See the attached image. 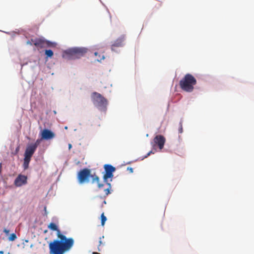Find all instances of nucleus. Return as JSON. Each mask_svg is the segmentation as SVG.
Returning <instances> with one entry per match:
<instances>
[{
  "label": "nucleus",
  "mask_w": 254,
  "mask_h": 254,
  "mask_svg": "<svg viewBox=\"0 0 254 254\" xmlns=\"http://www.w3.org/2000/svg\"><path fill=\"white\" fill-rule=\"evenodd\" d=\"M27 183V177L26 176L19 174L15 179L14 184L16 187H19L26 184Z\"/></svg>",
  "instance_id": "9"
},
{
  "label": "nucleus",
  "mask_w": 254,
  "mask_h": 254,
  "mask_svg": "<svg viewBox=\"0 0 254 254\" xmlns=\"http://www.w3.org/2000/svg\"><path fill=\"white\" fill-rule=\"evenodd\" d=\"M151 153H153V152H152V151H150V152H149L147 155L145 156V158H146L148 156H149Z\"/></svg>",
  "instance_id": "25"
},
{
  "label": "nucleus",
  "mask_w": 254,
  "mask_h": 254,
  "mask_svg": "<svg viewBox=\"0 0 254 254\" xmlns=\"http://www.w3.org/2000/svg\"><path fill=\"white\" fill-rule=\"evenodd\" d=\"M31 157H30V156L24 155V161L25 162L29 163V162H30V161L31 160Z\"/></svg>",
  "instance_id": "19"
},
{
  "label": "nucleus",
  "mask_w": 254,
  "mask_h": 254,
  "mask_svg": "<svg viewBox=\"0 0 254 254\" xmlns=\"http://www.w3.org/2000/svg\"><path fill=\"white\" fill-rule=\"evenodd\" d=\"M127 169L128 170L129 169L130 172H131V173L133 172V169L132 168H128Z\"/></svg>",
  "instance_id": "27"
},
{
  "label": "nucleus",
  "mask_w": 254,
  "mask_h": 254,
  "mask_svg": "<svg viewBox=\"0 0 254 254\" xmlns=\"http://www.w3.org/2000/svg\"><path fill=\"white\" fill-rule=\"evenodd\" d=\"M73 244L70 241L64 243L59 241L51 242L49 246L50 254H64L70 250Z\"/></svg>",
  "instance_id": "1"
},
{
  "label": "nucleus",
  "mask_w": 254,
  "mask_h": 254,
  "mask_svg": "<svg viewBox=\"0 0 254 254\" xmlns=\"http://www.w3.org/2000/svg\"><path fill=\"white\" fill-rule=\"evenodd\" d=\"M106 184L108 186V188L104 190V192L105 193L106 195H108L109 193H110V190L111 189V185L109 182L106 183Z\"/></svg>",
  "instance_id": "14"
},
{
  "label": "nucleus",
  "mask_w": 254,
  "mask_h": 254,
  "mask_svg": "<svg viewBox=\"0 0 254 254\" xmlns=\"http://www.w3.org/2000/svg\"><path fill=\"white\" fill-rule=\"evenodd\" d=\"M17 238L16 235L15 233L10 234L8 239L9 241H13Z\"/></svg>",
  "instance_id": "17"
},
{
  "label": "nucleus",
  "mask_w": 254,
  "mask_h": 254,
  "mask_svg": "<svg viewBox=\"0 0 254 254\" xmlns=\"http://www.w3.org/2000/svg\"><path fill=\"white\" fill-rule=\"evenodd\" d=\"M105 169V174L103 176V180L105 183L109 182V179L110 181H112V179L114 176L113 173L115 171L116 168L109 164H105L104 166Z\"/></svg>",
  "instance_id": "7"
},
{
  "label": "nucleus",
  "mask_w": 254,
  "mask_h": 254,
  "mask_svg": "<svg viewBox=\"0 0 254 254\" xmlns=\"http://www.w3.org/2000/svg\"><path fill=\"white\" fill-rule=\"evenodd\" d=\"M64 129H67V127H66H66H64Z\"/></svg>",
  "instance_id": "31"
},
{
  "label": "nucleus",
  "mask_w": 254,
  "mask_h": 254,
  "mask_svg": "<svg viewBox=\"0 0 254 254\" xmlns=\"http://www.w3.org/2000/svg\"><path fill=\"white\" fill-rule=\"evenodd\" d=\"M87 49L83 48H74L64 52V54L70 59H79L87 52Z\"/></svg>",
  "instance_id": "4"
},
{
  "label": "nucleus",
  "mask_w": 254,
  "mask_h": 254,
  "mask_svg": "<svg viewBox=\"0 0 254 254\" xmlns=\"http://www.w3.org/2000/svg\"><path fill=\"white\" fill-rule=\"evenodd\" d=\"M179 132L182 133L183 132L182 123L181 122L179 124Z\"/></svg>",
  "instance_id": "20"
},
{
  "label": "nucleus",
  "mask_w": 254,
  "mask_h": 254,
  "mask_svg": "<svg viewBox=\"0 0 254 254\" xmlns=\"http://www.w3.org/2000/svg\"><path fill=\"white\" fill-rule=\"evenodd\" d=\"M0 254H4V252L2 251H0Z\"/></svg>",
  "instance_id": "29"
},
{
  "label": "nucleus",
  "mask_w": 254,
  "mask_h": 254,
  "mask_svg": "<svg viewBox=\"0 0 254 254\" xmlns=\"http://www.w3.org/2000/svg\"><path fill=\"white\" fill-rule=\"evenodd\" d=\"M165 141V138L162 135H157L154 138V143L158 146L160 149L164 147Z\"/></svg>",
  "instance_id": "12"
},
{
  "label": "nucleus",
  "mask_w": 254,
  "mask_h": 254,
  "mask_svg": "<svg viewBox=\"0 0 254 254\" xmlns=\"http://www.w3.org/2000/svg\"><path fill=\"white\" fill-rule=\"evenodd\" d=\"M55 134L48 129H44L41 132V139L49 140L54 138Z\"/></svg>",
  "instance_id": "11"
},
{
  "label": "nucleus",
  "mask_w": 254,
  "mask_h": 254,
  "mask_svg": "<svg viewBox=\"0 0 254 254\" xmlns=\"http://www.w3.org/2000/svg\"><path fill=\"white\" fill-rule=\"evenodd\" d=\"M48 227L51 230L57 231V236L60 239V240H55L53 241L62 242L63 243H64L68 241H71L72 243H74V240L72 238H67L64 235L61 233L60 230L58 228L57 225L54 223H50Z\"/></svg>",
  "instance_id": "6"
},
{
  "label": "nucleus",
  "mask_w": 254,
  "mask_h": 254,
  "mask_svg": "<svg viewBox=\"0 0 254 254\" xmlns=\"http://www.w3.org/2000/svg\"><path fill=\"white\" fill-rule=\"evenodd\" d=\"M3 232L5 233L6 236H8L9 234V230L6 229H4Z\"/></svg>",
  "instance_id": "22"
},
{
  "label": "nucleus",
  "mask_w": 254,
  "mask_h": 254,
  "mask_svg": "<svg viewBox=\"0 0 254 254\" xmlns=\"http://www.w3.org/2000/svg\"><path fill=\"white\" fill-rule=\"evenodd\" d=\"M101 225L102 226H104L105 225V223L106 221L107 220L106 217L104 215V213H103L101 215Z\"/></svg>",
  "instance_id": "16"
},
{
  "label": "nucleus",
  "mask_w": 254,
  "mask_h": 254,
  "mask_svg": "<svg viewBox=\"0 0 254 254\" xmlns=\"http://www.w3.org/2000/svg\"><path fill=\"white\" fill-rule=\"evenodd\" d=\"M92 254H100L97 252H93Z\"/></svg>",
  "instance_id": "28"
},
{
  "label": "nucleus",
  "mask_w": 254,
  "mask_h": 254,
  "mask_svg": "<svg viewBox=\"0 0 254 254\" xmlns=\"http://www.w3.org/2000/svg\"><path fill=\"white\" fill-rule=\"evenodd\" d=\"M92 178V183H97L99 188H101L104 186L103 184L99 183L100 178L95 174H91V171L87 168H84L78 172L77 176L78 182L82 184L84 183L89 182V178Z\"/></svg>",
  "instance_id": "2"
},
{
  "label": "nucleus",
  "mask_w": 254,
  "mask_h": 254,
  "mask_svg": "<svg viewBox=\"0 0 254 254\" xmlns=\"http://www.w3.org/2000/svg\"><path fill=\"white\" fill-rule=\"evenodd\" d=\"M92 98L94 104L100 109L106 108L108 101L100 93L94 92L92 95Z\"/></svg>",
  "instance_id": "5"
},
{
  "label": "nucleus",
  "mask_w": 254,
  "mask_h": 254,
  "mask_svg": "<svg viewBox=\"0 0 254 254\" xmlns=\"http://www.w3.org/2000/svg\"><path fill=\"white\" fill-rule=\"evenodd\" d=\"M36 150V149L30 144L27 147L24 155L32 157Z\"/></svg>",
  "instance_id": "13"
},
{
  "label": "nucleus",
  "mask_w": 254,
  "mask_h": 254,
  "mask_svg": "<svg viewBox=\"0 0 254 254\" xmlns=\"http://www.w3.org/2000/svg\"><path fill=\"white\" fill-rule=\"evenodd\" d=\"M45 54L47 57L52 58L54 55V53L51 50H46L45 51Z\"/></svg>",
  "instance_id": "15"
},
{
  "label": "nucleus",
  "mask_w": 254,
  "mask_h": 254,
  "mask_svg": "<svg viewBox=\"0 0 254 254\" xmlns=\"http://www.w3.org/2000/svg\"><path fill=\"white\" fill-rule=\"evenodd\" d=\"M29 164V163L25 162L24 161L23 164V168H24V170H26V169H27L28 168Z\"/></svg>",
  "instance_id": "21"
},
{
  "label": "nucleus",
  "mask_w": 254,
  "mask_h": 254,
  "mask_svg": "<svg viewBox=\"0 0 254 254\" xmlns=\"http://www.w3.org/2000/svg\"><path fill=\"white\" fill-rule=\"evenodd\" d=\"M68 149L70 150L71 149V148L72 147V145L71 144L69 143V144H68Z\"/></svg>",
  "instance_id": "26"
},
{
  "label": "nucleus",
  "mask_w": 254,
  "mask_h": 254,
  "mask_svg": "<svg viewBox=\"0 0 254 254\" xmlns=\"http://www.w3.org/2000/svg\"><path fill=\"white\" fill-rule=\"evenodd\" d=\"M196 84V79L190 73L186 74L179 82L180 88L187 92H191L194 89V86Z\"/></svg>",
  "instance_id": "3"
},
{
  "label": "nucleus",
  "mask_w": 254,
  "mask_h": 254,
  "mask_svg": "<svg viewBox=\"0 0 254 254\" xmlns=\"http://www.w3.org/2000/svg\"><path fill=\"white\" fill-rule=\"evenodd\" d=\"M41 139H38L34 143L31 144V145L34 147L36 149H37L38 146L41 142Z\"/></svg>",
  "instance_id": "18"
},
{
  "label": "nucleus",
  "mask_w": 254,
  "mask_h": 254,
  "mask_svg": "<svg viewBox=\"0 0 254 254\" xmlns=\"http://www.w3.org/2000/svg\"><path fill=\"white\" fill-rule=\"evenodd\" d=\"M99 246H98V251H100V249H99V247H100L101 245H102V244H102V241H101V237H100V241H99Z\"/></svg>",
  "instance_id": "23"
},
{
  "label": "nucleus",
  "mask_w": 254,
  "mask_h": 254,
  "mask_svg": "<svg viewBox=\"0 0 254 254\" xmlns=\"http://www.w3.org/2000/svg\"><path fill=\"white\" fill-rule=\"evenodd\" d=\"M97 54H98V53H97V52H95V53H94V55H95V56H97Z\"/></svg>",
  "instance_id": "30"
},
{
  "label": "nucleus",
  "mask_w": 254,
  "mask_h": 254,
  "mask_svg": "<svg viewBox=\"0 0 254 254\" xmlns=\"http://www.w3.org/2000/svg\"><path fill=\"white\" fill-rule=\"evenodd\" d=\"M31 42H33V45L36 47L41 49L44 48L46 46V45H47L49 46H51L52 45L51 42L46 41L41 38L32 39Z\"/></svg>",
  "instance_id": "8"
},
{
  "label": "nucleus",
  "mask_w": 254,
  "mask_h": 254,
  "mask_svg": "<svg viewBox=\"0 0 254 254\" xmlns=\"http://www.w3.org/2000/svg\"><path fill=\"white\" fill-rule=\"evenodd\" d=\"M27 44L30 45H33V43L32 42H31V40L30 41H28L27 42Z\"/></svg>",
  "instance_id": "24"
},
{
  "label": "nucleus",
  "mask_w": 254,
  "mask_h": 254,
  "mask_svg": "<svg viewBox=\"0 0 254 254\" xmlns=\"http://www.w3.org/2000/svg\"><path fill=\"white\" fill-rule=\"evenodd\" d=\"M126 39V36L125 35H122L117 39L111 45V50L113 51H115V47H120L124 46V42Z\"/></svg>",
  "instance_id": "10"
}]
</instances>
